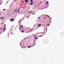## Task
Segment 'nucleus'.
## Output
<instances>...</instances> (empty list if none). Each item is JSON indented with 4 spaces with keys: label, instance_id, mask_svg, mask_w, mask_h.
Wrapping results in <instances>:
<instances>
[{
    "label": "nucleus",
    "instance_id": "nucleus-13",
    "mask_svg": "<svg viewBox=\"0 0 64 64\" xmlns=\"http://www.w3.org/2000/svg\"><path fill=\"white\" fill-rule=\"evenodd\" d=\"M22 21V20H20V21L19 22V23H20Z\"/></svg>",
    "mask_w": 64,
    "mask_h": 64
},
{
    "label": "nucleus",
    "instance_id": "nucleus-1",
    "mask_svg": "<svg viewBox=\"0 0 64 64\" xmlns=\"http://www.w3.org/2000/svg\"><path fill=\"white\" fill-rule=\"evenodd\" d=\"M14 19L13 18H12L10 19V21L11 22H13V21H14Z\"/></svg>",
    "mask_w": 64,
    "mask_h": 64
},
{
    "label": "nucleus",
    "instance_id": "nucleus-25",
    "mask_svg": "<svg viewBox=\"0 0 64 64\" xmlns=\"http://www.w3.org/2000/svg\"><path fill=\"white\" fill-rule=\"evenodd\" d=\"M3 28H1V29H3Z\"/></svg>",
    "mask_w": 64,
    "mask_h": 64
},
{
    "label": "nucleus",
    "instance_id": "nucleus-2",
    "mask_svg": "<svg viewBox=\"0 0 64 64\" xmlns=\"http://www.w3.org/2000/svg\"><path fill=\"white\" fill-rule=\"evenodd\" d=\"M23 26H22V25H21L20 26V29H22V28H23Z\"/></svg>",
    "mask_w": 64,
    "mask_h": 64
},
{
    "label": "nucleus",
    "instance_id": "nucleus-16",
    "mask_svg": "<svg viewBox=\"0 0 64 64\" xmlns=\"http://www.w3.org/2000/svg\"><path fill=\"white\" fill-rule=\"evenodd\" d=\"M22 33H23V32H24V31H23V30H22Z\"/></svg>",
    "mask_w": 64,
    "mask_h": 64
},
{
    "label": "nucleus",
    "instance_id": "nucleus-24",
    "mask_svg": "<svg viewBox=\"0 0 64 64\" xmlns=\"http://www.w3.org/2000/svg\"><path fill=\"white\" fill-rule=\"evenodd\" d=\"M29 12H30V11L28 12V13H29Z\"/></svg>",
    "mask_w": 64,
    "mask_h": 64
},
{
    "label": "nucleus",
    "instance_id": "nucleus-27",
    "mask_svg": "<svg viewBox=\"0 0 64 64\" xmlns=\"http://www.w3.org/2000/svg\"><path fill=\"white\" fill-rule=\"evenodd\" d=\"M42 17H44V16H42Z\"/></svg>",
    "mask_w": 64,
    "mask_h": 64
},
{
    "label": "nucleus",
    "instance_id": "nucleus-26",
    "mask_svg": "<svg viewBox=\"0 0 64 64\" xmlns=\"http://www.w3.org/2000/svg\"><path fill=\"white\" fill-rule=\"evenodd\" d=\"M23 47V48H24L23 47Z\"/></svg>",
    "mask_w": 64,
    "mask_h": 64
},
{
    "label": "nucleus",
    "instance_id": "nucleus-10",
    "mask_svg": "<svg viewBox=\"0 0 64 64\" xmlns=\"http://www.w3.org/2000/svg\"><path fill=\"white\" fill-rule=\"evenodd\" d=\"M19 9H18V10L17 13H18V12H19Z\"/></svg>",
    "mask_w": 64,
    "mask_h": 64
},
{
    "label": "nucleus",
    "instance_id": "nucleus-11",
    "mask_svg": "<svg viewBox=\"0 0 64 64\" xmlns=\"http://www.w3.org/2000/svg\"><path fill=\"white\" fill-rule=\"evenodd\" d=\"M47 26H49V25H50V24H48L47 25Z\"/></svg>",
    "mask_w": 64,
    "mask_h": 64
},
{
    "label": "nucleus",
    "instance_id": "nucleus-21",
    "mask_svg": "<svg viewBox=\"0 0 64 64\" xmlns=\"http://www.w3.org/2000/svg\"><path fill=\"white\" fill-rule=\"evenodd\" d=\"M38 18H40V17H38Z\"/></svg>",
    "mask_w": 64,
    "mask_h": 64
},
{
    "label": "nucleus",
    "instance_id": "nucleus-12",
    "mask_svg": "<svg viewBox=\"0 0 64 64\" xmlns=\"http://www.w3.org/2000/svg\"><path fill=\"white\" fill-rule=\"evenodd\" d=\"M4 19V17H3L2 18V19L1 20H3V19Z\"/></svg>",
    "mask_w": 64,
    "mask_h": 64
},
{
    "label": "nucleus",
    "instance_id": "nucleus-4",
    "mask_svg": "<svg viewBox=\"0 0 64 64\" xmlns=\"http://www.w3.org/2000/svg\"><path fill=\"white\" fill-rule=\"evenodd\" d=\"M42 25V24H39L38 26V27H40V26Z\"/></svg>",
    "mask_w": 64,
    "mask_h": 64
},
{
    "label": "nucleus",
    "instance_id": "nucleus-9",
    "mask_svg": "<svg viewBox=\"0 0 64 64\" xmlns=\"http://www.w3.org/2000/svg\"><path fill=\"white\" fill-rule=\"evenodd\" d=\"M48 2H46V5H48Z\"/></svg>",
    "mask_w": 64,
    "mask_h": 64
},
{
    "label": "nucleus",
    "instance_id": "nucleus-28",
    "mask_svg": "<svg viewBox=\"0 0 64 64\" xmlns=\"http://www.w3.org/2000/svg\"><path fill=\"white\" fill-rule=\"evenodd\" d=\"M26 11H27V10H26Z\"/></svg>",
    "mask_w": 64,
    "mask_h": 64
},
{
    "label": "nucleus",
    "instance_id": "nucleus-22",
    "mask_svg": "<svg viewBox=\"0 0 64 64\" xmlns=\"http://www.w3.org/2000/svg\"><path fill=\"white\" fill-rule=\"evenodd\" d=\"M8 3V2H6V4H7V3Z\"/></svg>",
    "mask_w": 64,
    "mask_h": 64
},
{
    "label": "nucleus",
    "instance_id": "nucleus-23",
    "mask_svg": "<svg viewBox=\"0 0 64 64\" xmlns=\"http://www.w3.org/2000/svg\"><path fill=\"white\" fill-rule=\"evenodd\" d=\"M47 16H48V17H50V16H49L47 15Z\"/></svg>",
    "mask_w": 64,
    "mask_h": 64
},
{
    "label": "nucleus",
    "instance_id": "nucleus-5",
    "mask_svg": "<svg viewBox=\"0 0 64 64\" xmlns=\"http://www.w3.org/2000/svg\"><path fill=\"white\" fill-rule=\"evenodd\" d=\"M43 19H47V18L46 17H44L43 18Z\"/></svg>",
    "mask_w": 64,
    "mask_h": 64
},
{
    "label": "nucleus",
    "instance_id": "nucleus-15",
    "mask_svg": "<svg viewBox=\"0 0 64 64\" xmlns=\"http://www.w3.org/2000/svg\"><path fill=\"white\" fill-rule=\"evenodd\" d=\"M30 2H33V0H31Z\"/></svg>",
    "mask_w": 64,
    "mask_h": 64
},
{
    "label": "nucleus",
    "instance_id": "nucleus-29",
    "mask_svg": "<svg viewBox=\"0 0 64 64\" xmlns=\"http://www.w3.org/2000/svg\"><path fill=\"white\" fill-rule=\"evenodd\" d=\"M42 19H43V18H42Z\"/></svg>",
    "mask_w": 64,
    "mask_h": 64
},
{
    "label": "nucleus",
    "instance_id": "nucleus-7",
    "mask_svg": "<svg viewBox=\"0 0 64 64\" xmlns=\"http://www.w3.org/2000/svg\"><path fill=\"white\" fill-rule=\"evenodd\" d=\"M17 11V9L16 8L15 10L14 11V12H16V11Z\"/></svg>",
    "mask_w": 64,
    "mask_h": 64
},
{
    "label": "nucleus",
    "instance_id": "nucleus-20",
    "mask_svg": "<svg viewBox=\"0 0 64 64\" xmlns=\"http://www.w3.org/2000/svg\"><path fill=\"white\" fill-rule=\"evenodd\" d=\"M0 15H1H1H2V14H0Z\"/></svg>",
    "mask_w": 64,
    "mask_h": 64
},
{
    "label": "nucleus",
    "instance_id": "nucleus-17",
    "mask_svg": "<svg viewBox=\"0 0 64 64\" xmlns=\"http://www.w3.org/2000/svg\"><path fill=\"white\" fill-rule=\"evenodd\" d=\"M1 16H0V20H1Z\"/></svg>",
    "mask_w": 64,
    "mask_h": 64
},
{
    "label": "nucleus",
    "instance_id": "nucleus-14",
    "mask_svg": "<svg viewBox=\"0 0 64 64\" xmlns=\"http://www.w3.org/2000/svg\"><path fill=\"white\" fill-rule=\"evenodd\" d=\"M31 47V46H29L28 47V48H30V47Z\"/></svg>",
    "mask_w": 64,
    "mask_h": 64
},
{
    "label": "nucleus",
    "instance_id": "nucleus-18",
    "mask_svg": "<svg viewBox=\"0 0 64 64\" xmlns=\"http://www.w3.org/2000/svg\"><path fill=\"white\" fill-rule=\"evenodd\" d=\"M34 37H36V36H35V35H34Z\"/></svg>",
    "mask_w": 64,
    "mask_h": 64
},
{
    "label": "nucleus",
    "instance_id": "nucleus-3",
    "mask_svg": "<svg viewBox=\"0 0 64 64\" xmlns=\"http://www.w3.org/2000/svg\"><path fill=\"white\" fill-rule=\"evenodd\" d=\"M33 4H34V3H33V2H31L30 3V5H33Z\"/></svg>",
    "mask_w": 64,
    "mask_h": 64
},
{
    "label": "nucleus",
    "instance_id": "nucleus-6",
    "mask_svg": "<svg viewBox=\"0 0 64 64\" xmlns=\"http://www.w3.org/2000/svg\"><path fill=\"white\" fill-rule=\"evenodd\" d=\"M28 2V0H25V2L27 3Z\"/></svg>",
    "mask_w": 64,
    "mask_h": 64
},
{
    "label": "nucleus",
    "instance_id": "nucleus-8",
    "mask_svg": "<svg viewBox=\"0 0 64 64\" xmlns=\"http://www.w3.org/2000/svg\"><path fill=\"white\" fill-rule=\"evenodd\" d=\"M5 30H6V28H5L4 30L3 31V32H5Z\"/></svg>",
    "mask_w": 64,
    "mask_h": 64
},
{
    "label": "nucleus",
    "instance_id": "nucleus-19",
    "mask_svg": "<svg viewBox=\"0 0 64 64\" xmlns=\"http://www.w3.org/2000/svg\"><path fill=\"white\" fill-rule=\"evenodd\" d=\"M35 39H37V38H35Z\"/></svg>",
    "mask_w": 64,
    "mask_h": 64
}]
</instances>
